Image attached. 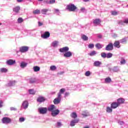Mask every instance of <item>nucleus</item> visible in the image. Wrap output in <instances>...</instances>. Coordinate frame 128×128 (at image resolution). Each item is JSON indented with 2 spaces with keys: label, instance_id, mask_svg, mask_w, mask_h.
Wrapping results in <instances>:
<instances>
[{
  "label": "nucleus",
  "instance_id": "obj_63",
  "mask_svg": "<svg viewBox=\"0 0 128 128\" xmlns=\"http://www.w3.org/2000/svg\"><path fill=\"white\" fill-rule=\"evenodd\" d=\"M2 102H0V108H2Z\"/></svg>",
  "mask_w": 128,
  "mask_h": 128
},
{
  "label": "nucleus",
  "instance_id": "obj_53",
  "mask_svg": "<svg viewBox=\"0 0 128 128\" xmlns=\"http://www.w3.org/2000/svg\"><path fill=\"white\" fill-rule=\"evenodd\" d=\"M112 16H116V14H118V12H116V11H112Z\"/></svg>",
  "mask_w": 128,
  "mask_h": 128
},
{
  "label": "nucleus",
  "instance_id": "obj_3",
  "mask_svg": "<svg viewBox=\"0 0 128 128\" xmlns=\"http://www.w3.org/2000/svg\"><path fill=\"white\" fill-rule=\"evenodd\" d=\"M38 110L40 114H46V112H48V108H38Z\"/></svg>",
  "mask_w": 128,
  "mask_h": 128
},
{
  "label": "nucleus",
  "instance_id": "obj_64",
  "mask_svg": "<svg viewBox=\"0 0 128 128\" xmlns=\"http://www.w3.org/2000/svg\"><path fill=\"white\" fill-rule=\"evenodd\" d=\"M18 2H22L23 0H16Z\"/></svg>",
  "mask_w": 128,
  "mask_h": 128
},
{
  "label": "nucleus",
  "instance_id": "obj_11",
  "mask_svg": "<svg viewBox=\"0 0 128 128\" xmlns=\"http://www.w3.org/2000/svg\"><path fill=\"white\" fill-rule=\"evenodd\" d=\"M50 32H46L44 33V34L42 35V38H50Z\"/></svg>",
  "mask_w": 128,
  "mask_h": 128
},
{
  "label": "nucleus",
  "instance_id": "obj_32",
  "mask_svg": "<svg viewBox=\"0 0 128 128\" xmlns=\"http://www.w3.org/2000/svg\"><path fill=\"white\" fill-rule=\"evenodd\" d=\"M127 38H128L126 37H124V38L120 40L119 42L120 44H124V42H126Z\"/></svg>",
  "mask_w": 128,
  "mask_h": 128
},
{
  "label": "nucleus",
  "instance_id": "obj_12",
  "mask_svg": "<svg viewBox=\"0 0 128 128\" xmlns=\"http://www.w3.org/2000/svg\"><path fill=\"white\" fill-rule=\"evenodd\" d=\"M6 64L8 66H12L14 64H16V60H8L6 62Z\"/></svg>",
  "mask_w": 128,
  "mask_h": 128
},
{
  "label": "nucleus",
  "instance_id": "obj_27",
  "mask_svg": "<svg viewBox=\"0 0 128 128\" xmlns=\"http://www.w3.org/2000/svg\"><path fill=\"white\" fill-rule=\"evenodd\" d=\"M112 82V78L110 77H108L105 78L104 82L105 84H110V82Z\"/></svg>",
  "mask_w": 128,
  "mask_h": 128
},
{
  "label": "nucleus",
  "instance_id": "obj_39",
  "mask_svg": "<svg viewBox=\"0 0 128 128\" xmlns=\"http://www.w3.org/2000/svg\"><path fill=\"white\" fill-rule=\"evenodd\" d=\"M82 38L84 40H88V38L86 35H82Z\"/></svg>",
  "mask_w": 128,
  "mask_h": 128
},
{
  "label": "nucleus",
  "instance_id": "obj_47",
  "mask_svg": "<svg viewBox=\"0 0 128 128\" xmlns=\"http://www.w3.org/2000/svg\"><path fill=\"white\" fill-rule=\"evenodd\" d=\"M88 47L89 48H94V44H88Z\"/></svg>",
  "mask_w": 128,
  "mask_h": 128
},
{
  "label": "nucleus",
  "instance_id": "obj_41",
  "mask_svg": "<svg viewBox=\"0 0 128 128\" xmlns=\"http://www.w3.org/2000/svg\"><path fill=\"white\" fill-rule=\"evenodd\" d=\"M113 54L112 53H108L106 54V58H112Z\"/></svg>",
  "mask_w": 128,
  "mask_h": 128
},
{
  "label": "nucleus",
  "instance_id": "obj_9",
  "mask_svg": "<svg viewBox=\"0 0 128 128\" xmlns=\"http://www.w3.org/2000/svg\"><path fill=\"white\" fill-rule=\"evenodd\" d=\"M22 107L23 108L24 110H26V108H28V102L26 100L24 101L22 104Z\"/></svg>",
  "mask_w": 128,
  "mask_h": 128
},
{
  "label": "nucleus",
  "instance_id": "obj_57",
  "mask_svg": "<svg viewBox=\"0 0 128 128\" xmlns=\"http://www.w3.org/2000/svg\"><path fill=\"white\" fill-rule=\"evenodd\" d=\"M10 110H16V108H15L14 107H10Z\"/></svg>",
  "mask_w": 128,
  "mask_h": 128
},
{
  "label": "nucleus",
  "instance_id": "obj_22",
  "mask_svg": "<svg viewBox=\"0 0 128 128\" xmlns=\"http://www.w3.org/2000/svg\"><path fill=\"white\" fill-rule=\"evenodd\" d=\"M106 112L108 114H112V106L110 107L108 106L106 108Z\"/></svg>",
  "mask_w": 128,
  "mask_h": 128
},
{
  "label": "nucleus",
  "instance_id": "obj_36",
  "mask_svg": "<svg viewBox=\"0 0 128 128\" xmlns=\"http://www.w3.org/2000/svg\"><path fill=\"white\" fill-rule=\"evenodd\" d=\"M30 94H36V91L34 90V89H30L28 90Z\"/></svg>",
  "mask_w": 128,
  "mask_h": 128
},
{
  "label": "nucleus",
  "instance_id": "obj_8",
  "mask_svg": "<svg viewBox=\"0 0 128 128\" xmlns=\"http://www.w3.org/2000/svg\"><path fill=\"white\" fill-rule=\"evenodd\" d=\"M64 58H70L72 56V53L70 51H67L64 54Z\"/></svg>",
  "mask_w": 128,
  "mask_h": 128
},
{
  "label": "nucleus",
  "instance_id": "obj_54",
  "mask_svg": "<svg viewBox=\"0 0 128 128\" xmlns=\"http://www.w3.org/2000/svg\"><path fill=\"white\" fill-rule=\"evenodd\" d=\"M118 124H120V126H122L123 124H124V122L123 121H119L118 122Z\"/></svg>",
  "mask_w": 128,
  "mask_h": 128
},
{
  "label": "nucleus",
  "instance_id": "obj_2",
  "mask_svg": "<svg viewBox=\"0 0 128 128\" xmlns=\"http://www.w3.org/2000/svg\"><path fill=\"white\" fill-rule=\"evenodd\" d=\"M62 100V97L59 95H58L57 98L54 99L53 102L54 104H58L60 103Z\"/></svg>",
  "mask_w": 128,
  "mask_h": 128
},
{
  "label": "nucleus",
  "instance_id": "obj_5",
  "mask_svg": "<svg viewBox=\"0 0 128 128\" xmlns=\"http://www.w3.org/2000/svg\"><path fill=\"white\" fill-rule=\"evenodd\" d=\"M114 50V44L112 43H110L106 48V50Z\"/></svg>",
  "mask_w": 128,
  "mask_h": 128
},
{
  "label": "nucleus",
  "instance_id": "obj_61",
  "mask_svg": "<svg viewBox=\"0 0 128 128\" xmlns=\"http://www.w3.org/2000/svg\"><path fill=\"white\" fill-rule=\"evenodd\" d=\"M42 26V23L40 22H38V26Z\"/></svg>",
  "mask_w": 128,
  "mask_h": 128
},
{
  "label": "nucleus",
  "instance_id": "obj_62",
  "mask_svg": "<svg viewBox=\"0 0 128 128\" xmlns=\"http://www.w3.org/2000/svg\"><path fill=\"white\" fill-rule=\"evenodd\" d=\"M112 36H113V38H116V36H118L116 34H112Z\"/></svg>",
  "mask_w": 128,
  "mask_h": 128
},
{
  "label": "nucleus",
  "instance_id": "obj_45",
  "mask_svg": "<svg viewBox=\"0 0 128 128\" xmlns=\"http://www.w3.org/2000/svg\"><path fill=\"white\" fill-rule=\"evenodd\" d=\"M101 56L103 58H106V52H102L101 53Z\"/></svg>",
  "mask_w": 128,
  "mask_h": 128
},
{
  "label": "nucleus",
  "instance_id": "obj_7",
  "mask_svg": "<svg viewBox=\"0 0 128 128\" xmlns=\"http://www.w3.org/2000/svg\"><path fill=\"white\" fill-rule=\"evenodd\" d=\"M70 50V48L68 46L63 47L62 48H60V52H68Z\"/></svg>",
  "mask_w": 128,
  "mask_h": 128
},
{
  "label": "nucleus",
  "instance_id": "obj_49",
  "mask_svg": "<svg viewBox=\"0 0 128 128\" xmlns=\"http://www.w3.org/2000/svg\"><path fill=\"white\" fill-rule=\"evenodd\" d=\"M122 64H126V60L122 59L120 62Z\"/></svg>",
  "mask_w": 128,
  "mask_h": 128
},
{
  "label": "nucleus",
  "instance_id": "obj_60",
  "mask_svg": "<svg viewBox=\"0 0 128 128\" xmlns=\"http://www.w3.org/2000/svg\"><path fill=\"white\" fill-rule=\"evenodd\" d=\"M80 11L84 12V8H80Z\"/></svg>",
  "mask_w": 128,
  "mask_h": 128
},
{
  "label": "nucleus",
  "instance_id": "obj_44",
  "mask_svg": "<svg viewBox=\"0 0 128 128\" xmlns=\"http://www.w3.org/2000/svg\"><path fill=\"white\" fill-rule=\"evenodd\" d=\"M50 70L52 71L56 70V66H50Z\"/></svg>",
  "mask_w": 128,
  "mask_h": 128
},
{
  "label": "nucleus",
  "instance_id": "obj_16",
  "mask_svg": "<svg viewBox=\"0 0 128 128\" xmlns=\"http://www.w3.org/2000/svg\"><path fill=\"white\" fill-rule=\"evenodd\" d=\"M60 42L58 40H54L52 43V46H53V48H58V44Z\"/></svg>",
  "mask_w": 128,
  "mask_h": 128
},
{
  "label": "nucleus",
  "instance_id": "obj_23",
  "mask_svg": "<svg viewBox=\"0 0 128 128\" xmlns=\"http://www.w3.org/2000/svg\"><path fill=\"white\" fill-rule=\"evenodd\" d=\"M27 66H28V63L26 62H23L20 64V68H26Z\"/></svg>",
  "mask_w": 128,
  "mask_h": 128
},
{
  "label": "nucleus",
  "instance_id": "obj_21",
  "mask_svg": "<svg viewBox=\"0 0 128 128\" xmlns=\"http://www.w3.org/2000/svg\"><path fill=\"white\" fill-rule=\"evenodd\" d=\"M102 62L100 61H95L94 63V66L100 67L102 66Z\"/></svg>",
  "mask_w": 128,
  "mask_h": 128
},
{
  "label": "nucleus",
  "instance_id": "obj_34",
  "mask_svg": "<svg viewBox=\"0 0 128 128\" xmlns=\"http://www.w3.org/2000/svg\"><path fill=\"white\" fill-rule=\"evenodd\" d=\"M96 48H98V50H100L104 47V45L100 44H96Z\"/></svg>",
  "mask_w": 128,
  "mask_h": 128
},
{
  "label": "nucleus",
  "instance_id": "obj_13",
  "mask_svg": "<svg viewBox=\"0 0 128 128\" xmlns=\"http://www.w3.org/2000/svg\"><path fill=\"white\" fill-rule=\"evenodd\" d=\"M56 110V108L54 105H51L49 107H48V110L49 112H54Z\"/></svg>",
  "mask_w": 128,
  "mask_h": 128
},
{
  "label": "nucleus",
  "instance_id": "obj_10",
  "mask_svg": "<svg viewBox=\"0 0 128 128\" xmlns=\"http://www.w3.org/2000/svg\"><path fill=\"white\" fill-rule=\"evenodd\" d=\"M116 102L118 106H120V104H122L124 103V98H119L117 100Z\"/></svg>",
  "mask_w": 128,
  "mask_h": 128
},
{
  "label": "nucleus",
  "instance_id": "obj_48",
  "mask_svg": "<svg viewBox=\"0 0 128 128\" xmlns=\"http://www.w3.org/2000/svg\"><path fill=\"white\" fill-rule=\"evenodd\" d=\"M85 76H90V71L86 72L85 73Z\"/></svg>",
  "mask_w": 128,
  "mask_h": 128
},
{
  "label": "nucleus",
  "instance_id": "obj_33",
  "mask_svg": "<svg viewBox=\"0 0 128 128\" xmlns=\"http://www.w3.org/2000/svg\"><path fill=\"white\" fill-rule=\"evenodd\" d=\"M8 70L6 68H0V72L6 73V72H8Z\"/></svg>",
  "mask_w": 128,
  "mask_h": 128
},
{
  "label": "nucleus",
  "instance_id": "obj_38",
  "mask_svg": "<svg viewBox=\"0 0 128 128\" xmlns=\"http://www.w3.org/2000/svg\"><path fill=\"white\" fill-rule=\"evenodd\" d=\"M120 24H128V19L126 18L124 20V21L122 22V21H121L119 22Z\"/></svg>",
  "mask_w": 128,
  "mask_h": 128
},
{
  "label": "nucleus",
  "instance_id": "obj_14",
  "mask_svg": "<svg viewBox=\"0 0 128 128\" xmlns=\"http://www.w3.org/2000/svg\"><path fill=\"white\" fill-rule=\"evenodd\" d=\"M118 106H120L117 102H113L111 104V107L113 109L116 108H118Z\"/></svg>",
  "mask_w": 128,
  "mask_h": 128
},
{
  "label": "nucleus",
  "instance_id": "obj_42",
  "mask_svg": "<svg viewBox=\"0 0 128 128\" xmlns=\"http://www.w3.org/2000/svg\"><path fill=\"white\" fill-rule=\"evenodd\" d=\"M90 56H96V52L93 50L91 52H90L89 54Z\"/></svg>",
  "mask_w": 128,
  "mask_h": 128
},
{
  "label": "nucleus",
  "instance_id": "obj_6",
  "mask_svg": "<svg viewBox=\"0 0 128 128\" xmlns=\"http://www.w3.org/2000/svg\"><path fill=\"white\" fill-rule=\"evenodd\" d=\"M20 52H26L28 50V47L26 46H24L20 48Z\"/></svg>",
  "mask_w": 128,
  "mask_h": 128
},
{
  "label": "nucleus",
  "instance_id": "obj_1",
  "mask_svg": "<svg viewBox=\"0 0 128 128\" xmlns=\"http://www.w3.org/2000/svg\"><path fill=\"white\" fill-rule=\"evenodd\" d=\"M78 8L74 4H69L66 6V9L68 10L69 12H74Z\"/></svg>",
  "mask_w": 128,
  "mask_h": 128
},
{
  "label": "nucleus",
  "instance_id": "obj_17",
  "mask_svg": "<svg viewBox=\"0 0 128 128\" xmlns=\"http://www.w3.org/2000/svg\"><path fill=\"white\" fill-rule=\"evenodd\" d=\"M20 10V6H16L13 8V11L16 12V14H18Z\"/></svg>",
  "mask_w": 128,
  "mask_h": 128
},
{
  "label": "nucleus",
  "instance_id": "obj_40",
  "mask_svg": "<svg viewBox=\"0 0 128 128\" xmlns=\"http://www.w3.org/2000/svg\"><path fill=\"white\" fill-rule=\"evenodd\" d=\"M54 14H56L57 16H60V12L58 9H55Z\"/></svg>",
  "mask_w": 128,
  "mask_h": 128
},
{
  "label": "nucleus",
  "instance_id": "obj_24",
  "mask_svg": "<svg viewBox=\"0 0 128 128\" xmlns=\"http://www.w3.org/2000/svg\"><path fill=\"white\" fill-rule=\"evenodd\" d=\"M16 82L14 81H10L6 84L7 86H14Z\"/></svg>",
  "mask_w": 128,
  "mask_h": 128
},
{
  "label": "nucleus",
  "instance_id": "obj_43",
  "mask_svg": "<svg viewBox=\"0 0 128 128\" xmlns=\"http://www.w3.org/2000/svg\"><path fill=\"white\" fill-rule=\"evenodd\" d=\"M72 118H78V115H76V113L73 112L71 114Z\"/></svg>",
  "mask_w": 128,
  "mask_h": 128
},
{
  "label": "nucleus",
  "instance_id": "obj_55",
  "mask_svg": "<svg viewBox=\"0 0 128 128\" xmlns=\"http://www.w3.org/2000/svg\"><path fill=\"white\" fill-rule=\"evenodd\" d=\"M64 74V72L62 71V72H58V74L59 76H62V75Z\"/></svg>",
  "mask_w": 128,
  "mask_h": 128
},
{
  "label": "nucleus",
  "instance_id": "obj_19",
  "mask_svg": "<svg viewBox=\"0 0 128 128\" xmlns=\"http://www.w3.org/2000/svg\"><path fill=\"white\" fill-rule=\"evenodd\" d=\"M120 41H115V42L114 44V48H120Z\"/></svg>",
  "mask_w": 128,
  "mask_h": 128
},
{
  "label": "nucleus",
  "instance_id": "obj_50",
  "mask_svg": "<svg viewBox=\"0 0 128 128\" xmlns=\"http://www.w3.org/2000/svg\"><path fill=\"white\" fill-rule=\"evenodd\" d=\"M62 126V124L60 122H57L58 128H60Z\"/></svg>",
  "mask_w": 128,
  "mask_h": 128
},
{
  "label": "nucleus",
  "instance_id": "obj_18",
  "mask_svg": "<svg viewBox=\"0 0 128 128\" xmlns=\"http://www.w3.org/2000/svg\"><path fill=\"white\" fill-rule=\"evenodd\" d=\"M101 21L100 19H95L93 21V24L94 26H98L100 24Z\"/></svg>",
  "mask_w": 128,
  "mask_h": 128
},
{
  "label": "nucleus",
  "instance_id": "obj_37",
  "mask_svg": "<svg viewBox=\"0 0 128 128\" xmlns=\"http://www.w3.org/2000/svg\"><path fill=\"white\" fill-rule=\"evenodd\" d=\"M33 14H40V10L36 9V10H34L33 11Z\"/></svg>",
  "mask_w": 128,
  "mask_h": 128
},
{
  "label": "nucleus",
  "instance_id": "obj_20",
  "mask_svg": "<svg viewBox=\"0 0 128 128\" xmlns=\"http://www.w3.org/2000/svg\"><path fill=\"white\" fill-rule=\"evenodd\" d=\"M78 120H72L70 123V126H76V124H78Z\"/></svg>",
  "mask_w": 128,
  "mask_h": 128
},
{
  "label": "nucleus",
  "instance_id": "obj_26",
  "mask_svg": "<svg viewBox=\"0 0 128 128\" xmlns=\"http://www.w3.org/2000/svg\"><path fill=\"white\" fill-rule=\"evenodd\" d=\"M66 92V89L62 88L60 90L58 94V96H60L62 97V94H64Z\"/></svg>",
  "mask_w": 128,
  "mask_h": 128
},
{
  "label": "nucleus",
  "instance_id": "obj_58",
  "mask_svg": "<svg viewBox=\"0 0 128 128\" xmlns=\"http://www.w3.org/2000/svg\"><path fill=\"white\" fill-rule=\"evenodd\" d=\"M70 96V92H66L64 94V96L66 97V96Z\"/></svg>",
  "mask_w": 128,
  "mask_h": 128
},
{
  "label": "nucleus",
  "instance_id": "obj_4",
  "mask_svg": "<svg viewBox=\"0 0 128 128\" xmlns=\"http://www.w3.org/2000/svg\"><path fill=\"white\" fill-rule=\"evenodd\" d=\"M10 122H12V120H10V118L8 117H4L2 119V122L6 124H10Z\"/></svg>",
  "mask_w": 128,
  "mask_h": 128
},
{
  "label": "nucleus",
  "instance_id": "obj_46",
  "mask_svg": "<svg viewBox=\"0 0 128 128\" xmlns=\"http://www.w3.org/2000/svg\"><path fill=\"white\" fill-rule=\"evenodd\" d=\"M18 22L19 24H20V23L22 22H24V19H22V18H19L18 19Z\"/></svg>",
  "mask_w": 128,
  "mask_h": 128
},
{
  "label": "nucleus",
  "instance_id": "obj_25",
  "mask_svg": "<svg viewBox=\"0 0 128 128\" xmlns=\"http://www.w3.org/2000/svg\"><path fill=\"white\" fill-rule=\"evenodd\" d=\"M44 100H46V98H44V97H39L38 99H37V102H44Z\"/></svg>",
  "mask_w": 128,
  "mask_h": 128
},
{
  "label": "nucleus",
  "instance_id": "obj_30",
  "mask_svg": "<svg viewBox=\"0 0 128 128\" xmlns=\"http://www.w3.org/2000/svg\"><path fill=\"white\" fill-rule=\"evenodd\" d=\"M48 12V10L46 8L42 9L41 10V14H46V13Z\"/></svg>",
  "mask_w": 128,
  "mask_h": 128
},
{
  "label": "nucleus",
  "instance_id": "obj_52",
  "mask_svg": "<svg viewBox=\"0 0 128 128\" xmlns=\"http://www.w3.org/2000/svg\"><path fill=\"white\" fill-rule=\"evenodd\" d=\"M19 122H24V118H20V119H19Z\"/></svg>",
  "mask_w": 128,
  "mask_h": 128
},
{
  "label": "nucleus",
  "instance_id": "obj_51",
  "mask_svg": "<svg viewBox=\"0 0 128 128\" xmlns=\"http://www.w3.org/2000/svg\"><path fill=\"white\" fill-rule=\"evenodd\" d=\"M56 3V0H50V4H54Z\"/></svg>",
  "mask_w": 128,
  "mask_h": 128
},
{
  "label": "nucleus",
  "instance_id": "obj_59",
  "mask_svg": "<svg viewBox=\"0 0 128 128\" xmlns=\"http://www.w3.org/2000/svg\"><path fill=\"white\" fill-rule=\"evenodd\" d=\"M50 94H56V92H52Z\"/></svg>",
  "mask_w": 128,
  "mask_h": 128
},
{
  "label": "nucleus",
  "instance_id": "obj_31",
  "mask_svg": "<svg viewBox=\"0 0 128 128\" xmlns=\"http://www.w3.org/2000/svg\"><path fill=\"white\" fill-rule=\"evenodd\" d=\"M33 70L34 72H40V68L39 66H35L33 68Z\"/></svg>",
  "mask_w": 128,
  "mask_h": 128
},
{
  "label": "nucleus",
  "instance_id": "obj_15",
  "mask_svg": "<svg viewBox=\"0 0 128 128\" xmlns=\"http://www.w3.org/2000/svg\"><path fill=\"white\" fill-rule=\"evenodd\" d=\"M58 114H60V110L56 109V110H54V111L52 112V116H58Z\"/></svg>",
  "mask_w": 128,
  "mask_h": 128
},
{
  "label": "nucleus",
  "instance_id": "obj_28",
  "mask_svg": "<svg viewBox=\"0 0 128 128\" xmlns=\"http://www.w3.org/2000/svg\"><path fill=\"white\" fill-rule=\"evenodd\" d=\"M82 116L83 118H86V116H90V114H88L86 111H84L82 112Z\"/></svg>",
  "mask_w": 128,
  "mask_h": 128
},
{
  "label": "nucleus",
  "instance_id": "obj_29",
  "mask_svg": "<svg viewBox=\"0 0 128 128\" xmlns=\"http://www.w3.org/2000/svg\"><path fill=\"white\" fill-rule=\"evenodd\" d=\"M112 70L114 72H120V68H118V66H114Z\"/></svg>",
  "mask_w": 128,
  "mask_h": 128
},
{
  "label": "nucleus",
  "instance_id": "obj_56",
  "mask_svg": "<svg viewBox=\"0 0 128 128\" xmlns=\"http://www.w3.org/2000/svg\"><path fill=\"white\" fill-rule=\"evenodd\" d=\"M44 4H50V0H44Z\"/></svg>",
  "mask_w": 128,
  "mask_h": 128
},
{
  "label": "nucleus",
  "instance_id": "obj_35",
  "mask_svg": "<svg viewBox=\"0 0 128 128\" xmlns=\"http://www.w3.org/2000/svg\"><path fill=\"white\" fill-rule=\"evenodd\" d=\"M28 82H30V84H34V82H36V79L34 78H30Z\"/></svg>",
  "mask_w": 128,
  "mask_h": 128
}]
</instances>
